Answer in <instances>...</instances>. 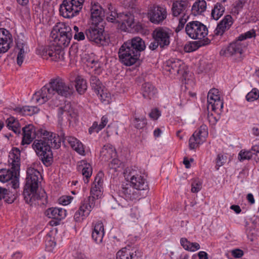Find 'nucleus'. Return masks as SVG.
<instances>
[{
  "label": "nucleus",
  "instance_id": "nucleus-35",
  "mask_svg": "<svg viewBox=\"0 0 259 259\" xmlns=\"http://www.w3.org/2000/svg\"><path fill=\"white\" fill-rule=\"evenodd\" d=\"M180 243L183 247L188 251H195L200 249V245L198 243L190 242L186 238H182Z\"/></svg>",
  "mask_w": 259,
  "mask_h": 259
},
{
  "label": "nucleus",
  "instance_id": "nucleus-59",
  "mask_svg": "<svg viewBox=\"0 0 259 259\" xmlns=\"http://www.w3.org/2000/svg\"><path fill=\"white\" fill-rule=\"evenodd\" d=\"M251 151L253 154L256 155L259 160V145H254L251 148Z\"/></svg>",
  "mask_w": 259,
  "mask_h": 259
},
{
  "label": "nucleus",
  "instance_id": "nucleus-64",
  "mask_svg": "<svg viewBox=\"0 0 259 259\" xmlns=\"http://www.w3.org/2000/svg\"><path fill=\"white\" fill-rule=\"evenodd\" d=\"M22 257V254L20 252L18 251L12 255L11 259H20Z\"/></svg>",
  "mask_w": 259,
  "mask_h": 259
},
{
  "label": "nucleus",
  "instance_id": "nucleus-50",
  "mask_svg": "<svg viewBox=\"0 0 259 259\" xmlns=\"http://www.w3.org/2000/svg\"><path fill=\"white\" fill-rule=\"evenodd\" d=\"M160 115L161 112L157 108L152 109L149 114L150 118L153 120H157Z\"/></svg>",
  "mask_w": 259,
  "mask_h": 259
},
{
  "label": "nucleus",
  "instance_id": "nucleus-53",
  "mask_svg": "<svg viewBox=\"0 0 259 259\" xmlns=\"http://www.w3.org/2000/svg\"><path fill=\"white\" fill-rule=\"evenodd\" d=\"M108 118L106 116H103L101 118V123L99 124V128H98V131L102 130L107 124L108 123Z\"/></svg>",
  "mask_w": 259,
  "mask_h": 259
},
{
  "label": "nucleus",
  "instance_id": "nucleus-9",
  "mask_svg": "<svg viewBox=\"0 0 259 259\" xmlns=\"http://www.w3.org/2000/svg\"><path fill=\"white\" fill-rule=\"evenodd\" d=\"M190 4L188 0H175L171 8V13L174 17L180 16L179 24L176 28V32H178L184 27L189 18V12Z\"/></svg>",
  "mask_w": 259,
  "mask_h": 259
},
{
  "label": "nucleus",
  "instance_id": "nucleus-42",
  "mask_svg": "<svg viewBox=\"0 0 259 259\" xmlns=\"http://www.w3.org/2000/svg\"><path fill=\"white\" fill-rule=\"evenodd\" d=\"M259 98V91L253 88L246 96V99L248 102H253Z\"/></svg>",
  "mask_w": 259,
  "mask_h": 259
},
{
  "label": "nucleus",
  "instance_id": "nucleus-52",
  "mask_svg": "<svg viewBox=\"0 0 259 259\" xmlns=\"http://www.w3.org/2000/svg\"><path fill=\"white\" fill-rule=\"evenodd\" d=\"M158 47L160 48V44L156 39H153V40L150 42L149 48L152 51H154L157 49Z\"/></svg>",
  "mask_w": 259,
  "mask_h": 259
},
{
  "label": "nucleus",
  "instance_id": "nucleus-2",
  "mask_svg": "<svg viewBox=\"0 0 259 259\" xmlns=\"http://www.w3.org/2000/svg\"><path fill=\"white\" fill-rule=\"evenodd\" d=\"M51 36L54 42L42 48L38 54L43 59L59 61L64 60L65 54V23L59 22L53 27L51 32Z\"/></svg>",
  "mask_w": 259,
  "mask_h": 259
},
{
  "label": "nucleus",
  "instance_id": "nucleus-49",
  "mask_svg": "<svg viewBox=\"0 0 259 259\" xmlns=\"http://www.w3.org/2000/svg\"><path fill=\"white\" fill-rule=\"evenodd\" d=\"M130 215L134 220H137L140 217V211L138 206L133 205L131 208Z\"/></svg>",
  "mask_w": 259,
  "mask_h": 259
},
{
  "label": "nucleus",
  "instance_id": "nucleus-12",
  "mask_svg": "<svg viewBox=\"0 0 259 259\" xmlns=\"http://www.w3.org/2000/svg\"><path fill=\"white\" fill-rule=\"evenodd\" d=\"M80 95H83L87 90L88 85L86 80L81 76L74 74L69 78V84L66 86V98L75 93L74 87Z\"/></svg>",
  "mask_w": 259,
  "mask_h": 259
},
{
  "label": "nucleus",
  "instance_id": "nucleus-58",
  "mask_svg": "<svg viewBox=\"0 0 259 259\" xmlns=\"http://www.w3.org/2000/svg\"><path fill=\"white\" fill-rule=\"evenodd\" d=\"M74 38L75 39H76L77 40H82L84 39L85 38V35L83 32H76L74 34Z\"/></svg>",
  "mask_w": 259,
  "mask_h": 259
},
{
  "label": "nucleus",
  "instance_id": "nucleus-7",
  "mask_svg": "<svg viewBox=\"0 0 259 259\" xmlns=\"http://www.w3.org/2000/svg\"><path fill=\"white\" fill-rule=\"evenodd\" d=\"M185 32L192 39H202L192 43L188 52H192L209 43L208 39H204L208 34L207 28L205 25L199 21H194L188 23L185 27Z\"/></svg>",
  "mask_w": 259,
  "mask_h": 259
},
{
  "label": "nucleus",
  "instance_id": "nucleus-8",
  "mask_svg": "<svg viewBox=\"0 0 259 259\" xmlns=\"http://www.w3.org/2000/svg\"><path fill=\"white\" fill-rule=\"evenodd\" d=\"M124 177L133 187L140 191H144L143 194H147L149 189L147 182L137 167L126 168L124 171Z\"/></svg>",
  "mask_w": 259,
  "mask_h": 259
},
{
  "label": "nucleus",
  "instance_id": "nucleus-45",
  "mask_svg": "<svg viewBox=\"0 0 259 259\" xmlns=\"http://www.w3.org/2000/svg\"><path fill=\"white\" fill-rule=\"evenodd\" d=\"M202 188V182L198 179H194L191 184V191L193 193L198 192Z\"/></svg>",
  "mask_w": 259,
  "mask_h": 259
},
{
  "label": "nucleus",
  "instance_id": "nucleus-19",
  "mask_svg": "<svg viewBox=\"0 0 259 259\" xmlns=\"http://www.w3.org/2000/svg\"><path fill=\"white\" fill-rule=\"evenodd\" d=\"M142 253L137 247L127 246L119 250L116 253L117 259H138Z\"/></svg>",
  "mask_w": 259,
  "mask_h": 259
},
{
  "label": "nucleus",
  "instance_id": "nucleus-28",
  "mask_svg": "<svg viewBox=\"0 0 259 259\" xmlns=\"http://www.w3.org/2000/svg\"><path fill=\"white\" fill-rule=\"evenodd\" d=\"M66 141H67L70 146L80 155H85V151L83 144L77 139L74 137H66Z\"/></svg>",
  "mask_w": 259,
  "mask_h": 259
},
{
  "label": "nucleus",
  "instance_id": "nucleus-57",
  "mask_svg": "<svg viewBox=\"0 0 259 259\" xmlns=\"http://www.w3.org/2000/svg\"><path fill=\"white\" fill-rule=\"evenodd\" d=\"M88 66H91V67H99V63L97 60H96L94 59H90L88 61Z\"/></svg>",
  "mask_w": 259,
  "mask_h": 259
},
{
  "label": "nucleus",
  "instance_id": "nucleus-10",
  "mask_svg": "<svg viewBox=\"0 0 259 259\" xmlns=\"http://www.w3.org/2000/svg\"><path fill=\"white\" fill-rule=\"evenodd\" d=\"M20 151L17 148H13L9 156V162L11 164V169H0V181L3 183L11 180L19 172L20 165Z\"/></svg>",
  "mask_w": 259,
  "mask_h": 259
},
{
  "label": "nucleus",
  "instance_id": "nucleus-38",
  "mask_svg": "<svg viewBox=\"0 0 259 259\" xmlns=\"http://www.w3.org/2000/svg\"><path fill=\"white\" fill-rule=\"evenodd\" d=\"M101 154L106 158L109 159L115 156V149L112 145L108 144L103 146L101 151Z\"/></svg>",
  "mask_w": 259,
  "mask_h": 259
},
{
  "label": "nucleus",
  "instance_id": "nucleus-11",
  "mask_svg": "<svg viewBox=\"0 0 259 259\" xmlns=\"http://www.w3.org/2000/svg\"><path fill=\"white\" fill-rule=\"evenodd\" d=\"M246 47V43L240 41L237 38L228 46L223 47L220 52V54L225 57H233L234 59L240 58Z\"/></svg>",
  "mask_w": 259,
  "mask_h": 259
},
{
  "label": "nucleus",
  "instance_id": "nucleus-6",
  "mask_svg": "<svg viewBox=\"0 0 259 259\" xmlns=\"http://www.w3.org/2000/svg\"><path fill=\"white\" fill-rule=\"evenodd\" d=\"M57 94L61 97L60 101L65 100V82L58 76L52 78L48 84L44 86L39 91L36 92L32 98V101L39 104H42L48 101Z\"/></svg>",
  "mask_w": 259,
  "mask_h": 259
},
{
  "label": "nucleus",
  "instance_id": "nucleus-33",
  "mask_svg": "<svg viewBox=\"0 0 259 259\" xmlns=\"http://www.w3.org/2000/svg\"><path fill=\"white\" fill-rule=\"evenodd\" d=\"M132 124L137 129H142L147 124V119L145 115L139 116L135 114L133 116Z\"/></svg>",
  "mask_w": 259,
  "mask_h": 259
},
{
  "label": "nucleus",
  "instance_id": "nucleus-22",
  "mask_svg": "<svg viewBox=\"0 0 259 259\" xmlns=\"http://www.w3.org/2000/svg\"><path fill=\"white\" fill-rule=\"evenodd\" d=\"M13 42L12 35L6 29L0 28V50L3 53L7 52Z\"/></svg>",
  "mask_w": 259,
  "mask_h": 259
},
{
  "label": "nucleus",
  "instance_id": "nucleus-30",
  "mask_svg": "<svg viewBox=\"0 0 259 259\" xmlns=\"http://www.w3.org/2000/svg\"><path fill=\"white\" fill-rule=\"evenodd\" d=\"M141 90L143 97L147 99L153 98L157 93V90L150 82H145L143 83Z\"/></svg>",
  "mask_w": 259,
  "mask_h": 259
},
{
  "label": "nucleus",
  "instance_id": "nucleus-39",
  "mask_svg": "<svg viewBox=\"0 0 259 259\" xmlns=\"http://www.w3.org/2000/svg\"><path fill=\"white\" fill-rule=\"evenodd\" d=\"M91 17L93 19H97L98 21L103 16H105V11L102 7L98 5H94L91 9Z\"/></svg>",
  "mask_w": 259,
  "mask_h": 259
},
{
  "label": "nucleus",
  "instance_id": "nucleus-27",
  "mask_svg": "<svg viewBox=\"0 0 259 259\" xmlns=\"http://www.w3.org/2000/svg\"><path fill=\"white\" fill-rule=\"evenodd\" d=\"M104 234V228L102 222L98 221L93 225L92 237L95 242L97 243H101Z\"/></svg>",
  "mask_w": 259,
  "mask_h": 259
},
{
  "label": "nucleus",
  "instance_id": "nucleus-25",
  "mask_svg": "<svg viewBox=\"0 0 259 259\" xmlns=\"http://www.w3.org/2000/svg\"><path fill=\"white\" fill-rule=\"evenodd\" d=\"M16 46L19 50L17 58V63L19 66H21L24 61L26 54L29 51V49L26 42L20 39L17 40Z\"/></svg>",
  "mask_w": 259,
  "mask_h": 259
},
{
  "label": "nucleus",
  "instance_id": "nucleus-55",
  "mask_svg": "<svg viewBox=\"0 0 259 259\" xmlns=\"http://www.w3.org/2000/svg\"><path fill=\"white\" fill-rule=\"evenodd\" d=\"M99 128V124H98L97 122H94L93 123L92 126L89 129V132L90 134H92L93 132L98 133L100 131H98Z\"/></svg>",
  "mask_w": 259,
  "mask_h": 259
},
{
  "label": "nucleus",
  "instance_id": "nucleus-43",
  "mask_svg": "<svg viewBox=\"0 0 259 259\" xmlns=\"http://www.w3.org/2000/svg\"><path fill=\"white\" fill-rule=\"evenodd\" d=\"M253 153L252 151H245L242 150L240 151L238 158L240 161H243L244 160H248L251 158Z\"/></svg>",
  "mask_w": 259,
  "mask_h": 259
},
{
  "label": "nucleus",
  "instance_id": "nucleus-16",
  "mask_svg": "<svg viewBox=\"0 0 259 259\" xmlns=\"http://www.w3.org/2000/svg\"><path fill=\"white\" fill-rule=\"evenodd\" d=\"M144 191H140L135 188L131 184H125L122 186L121 189L119 190V195L126 200H139L146 196L143 194Z\"/></svg>",
  "mask_w": 259,
  "mask_h": 259
},
{
  "label": "nucleus",
  "instance_id": "nucleus-18",
  "mask_svg": "<svg viewBox=\"0 0 259 259\" xmlns=\"http://www.w3.org/2000/svg\"><path fill=\"white\" fill-rule=\"evenodd\" d=\"M183 62L177 58H170L166 62L164 69L174 75L182 74L185 71Z\"/></svg>",
  "mask_w": 259,
  "mask_h": 259
},
{
  "label": "nucleus",
  "instance_id": "nucleus-62",
  "mask_svg": "<svg viewBox=\"0 0 259 259\" xmlns=\"http://www.w3.org/2000/svg\"><path fill=\"white\" fill-rule=\"evenodd\" d=\"M198 257L199 259H208V254L205 251H200L198 253Z\"/></svg>",
  "mask_w": 259,
  "mask_h": 259
},
{
  "label": "nucleus",
  "instance_id": "nucleus-24",
  "mask_svg": "<svg viewBox=\"0 0 259 259\" xmlns=\"http://www.w3.org/2000/svg\"><path fill=\"white\" fill-rule=\"evenodd\" d=\"M118 24H120V29L125 31L134 26V16L133 14L119 13Z\"/></svg>",
  "mask_w": 259,
  "mask_h": 259
},
{
  "label": "nucleus",
  "instance_id": "nucleus-46",
  "mask_svg": "<svg viewBox=\"0 0 259 259\" xmlns=\"http://www.w3.org/2000/svg\"><path fill=\"white\" fill-rule=\"evenodd\" d=\"M255 36V31L254 29H251L244 33L241 34L237 38L240 40V41H242L246 39L250 38Z\"/></svg>",
  "mask_w": 259,
  "mask_h": 259
},
{
  "label": "nucleus",
  "instance_id": "nucleus-5",
  "mask_svg": "<svg viewBox=\"0 0 259 259\" xmlns=\"http://www.w3.org/2000/svg\"><path fill=\"white\" fill-rule=\"evenodd\" d=\"M41 178L40 174L36 169L32 167L27 169L26 184L22 195L25 201L30 205L38 200H40V203L43 204L47 202L45 192H44L41 195H38L37 193L38 184L40 183L39 180Z\"/></svg>",
  "mask_w": 259,
  "mask_h": 259
},
{
  "label": "nucleus",
  "instance_id": "nucleus-4",
  "mask_svg": "<svg viewBox=\"0 0 259 259\" xmlns=\"http://www.w3.org/2000/svg\"><path fill=\"white\" fill-rule=\"evenodd\" d=\"M146 49L145 41L140 37H135L124 42L118 50L120 62L126 66L135 64L141 53Z\"/></svg>",
  "mask_w": 259,
  "mask_h": 259
},
{
  "label": "nucleus",
  "instance_id": "nucleus-1",
  "mask_svg": "<svg viewBox=\"0 0 259 259\" xmlns=\"http://www.w3.org/2000/svg\"><path fill=\"white\" fill-rule=\"evenodd\" d=\"M65 107H60L57 109V132L55 134L48 132L42 128H39L36 131L32 124L26 125L22 128L23 138L21 144H29L36 136L39 137L40 139H35L32 145V148L46 166L51 165L53 161V153L52 148L58 149L65 142L64 113Z\"/></svg>",
  "mask_w": 259,
  "mask_h": 259
},
{
  "label": "nucleus",
  "instance_id": "nucleus-23",
  "mask_svg": "<svg viewBox=\"0 0 259 259\" xmlns=\"http://www.w3.org/2000/svg\"><path fill=\"white\" fill-rule=\"evenodd\" d=\"M233 24V19L231 15H227L218 24L214 31L216 35H222L224 33L229 30Z\"/></svg>",
  "mask_w": 259,
  "mask_h": 259
},
{
  "label": "nucleus",
  "instance_id": "nucleus-61",
  "mask_svg": "<svg viewBox=\"0 0 259 259\" xmlns=\"http://www.w3.org/2000/svg\"><path fill=\"white\" fill-rule=\"evenodd\" d=\"M208 121L211 124H215L218 120L215 117H214L212 114H208Z\"/></svg>",
  "mask_w": 259,
  "mask_h": 259
},
{
  "label": "nucleus",
  "instance_id": "nucleus-21",
  "mask_svg": "<svg viewBox=\"0 0 259 259\" xmlns=\"http://www.w3.org/2000/svg\"><path fill=\"white\" fill-rule=\"evenodd\" d=\"M84 0H66V18H71L78 14Z\"/></svg>",
  "mask_w": 259,
  "mask_h": 259
},
{
  "label": "nucleus",
  "instance_id": "nucleus-15",
  "mask_svg": "<svg viewBox=\"0 0 259 259\" xmlns=\"http://www.w3.org/2000/svg\"><path fill=\"white\" fill-rule=\"evenodd\" d=\"M208 128L206 125L202 124L197 130L190 138L189 146L190 149L197 148L202 144L208 136Z\"/></svg>",
  "mask_w": 259,
  "mask_h": 259
},
{
  "label": "nucleus",
  "instance_id": "nucleus-31",
  "mask_svg": "<svg viewBox=\"0 0 259 259\" xmlns=\"http://www.w3.org/2000/svg\"><path fill=\"white\" fill-rule=\"evenodd\" d=\"M206 9V2L204 0H197L193 5L192 13L196 16L201 14Z\"/></svg>",
  "mask_w": 259,
  "mask_h": 259
},
{
  "label": "nucleus",
  "instance_id": "nucleus-41",
  "mask_svg": "<svg viewBox=\"0 0 259 259\" xmlns=\"http://www.w3.org/2000/svg\"><path fill=\"white\" fill-rule=\"evenodd\" d=\"M90 82L93 89L96 93H99L100 89L103 88L101 82L95 76H92L90 78Z\"/></svg>",
  "mask_w": 259,
  "mask_h": 259
},
{
  "label": "nucleus",
  "instance_id": "nucleus-60",
  "mask_svg": "<svg viewBox=\"0 0 259 259\" xmlns=\"http://www.w3.org/2000/svg\"><path fill=\"white\" fill-rule=\"evenodd\" d=\"M62 219H52L51 221H50L49 224L52 226H55L58 225H59L61 223Z\"/></svg>",
  "mask_w": 259,
  "mask_h": 259
},
{
  "label": "nucleus",
  "instance_id": "nucleus-20",
  "mask_svg": "<svg viewBox=\"0 0 259 259\" xmlns=\"http://www.w3.org/2000/svg\"><path fill=\"white\" fill-rule=\"evenodd\" d=\"M167 16L166 9L162 7L157 6L149 10L148 17L150 21L156 24L161 23Z\"/></svg>",
  "mask_w": 259,
  "mask_h": 259
},
{
  "label": "nucleus",
  "instance_id": "nucleus-56",
  "mask_svg": "<svg viewBox=\"0 0 259 259\" xmlns=\"http://www.w3.org/2000/svg\"><path fill=\"white\" fill-rule=\"evenodd\" d=\"M232 255L236 258H240L243 255V252L242 250L236 249L232 251Z\"/></svg>",
  "mask_w": 259,
  "mask_h": 259
},
{
  "label": "nucleus",
  "instance_id": "nucleus-37",
  "mask_svg": "<svg viewBox=\"0 0 259 259\" xmlns=\"http://www.w3.org/2000/svg\"><path fill=\"white\" fill-rule=\"evenodd\" d=\"M105 14H106V20L108 22L113 23H118L119 21V14L113 10V8L110 5L108 7V10H106L105 12Z\"/></svg>",
  "mask_w": 259,
  "mask_h": 259
},
{
  "label": "nucleus",
  "instance_id": "nucleus-26",
  "mask_svg": "<svg viewBox=\"0 0 259 259\" xmlns=\"http://www.w3.org/2000/svg\"><path fill=\"white\" fill-rule=\"evenodd\" d=\"M77 169L78 171H81L84 182L87 184L92 174V167L91 164L85 160H81L78 162Z\"/></svg>",
  "mask_w": 259,
  "mask_h": 259
},
{
  "label": "nucleus",
  "instance_id": "nucleus-13",
  "mask_svg": "<svg viewBox=\"0 0 259 259\" xmlns=\"http://www.w3.org/2000/svg\"><path fill=\"white\" fill-rule=\"evenodd\" d=\"M104 29L97 25H92L85 30V35L89 41L97 45H106L108 44V38L103 35Z\"/></svg>",
  "mask_w": 259,
  "mask_h": 259
},
{
  "label": "nucleus",
  "instance_id": "nucleus-54",
  "mask_svg": "<svg viewBox=\"0 0 259 259\" xmlns=\"http://www.w3.org/2000/svg\"><path fill=\"white\" fill-rule=\"evenodd\" d=\"M137 6V0H131L128 3V7L132 10V12H136Z\"/></svg>",
  "mask_w": 259,
  "mask_h": 259
},
{
  "label": "nucleus",
  "instance_id": "nucleus-29",
  "mask_svg": "<svg viewBox=\"0 0 259 259\" xmlns=\"http://www.w3.org/2000/svg\"><path fill=\"white\" fill-rule=\"evenodd\" d=\"M66 117L68 119L69 126H73L78 121V114L70 103L66 104Z\"/></svg>",
  "mask_w": 259,
  "mask_h": 259
},
{
  "label": "nucleus",
  "instance_id": "nucleus-36",
  "mask_svg": "<svg viewBox=\"0 0 259 259\" xmlns=\"http://www.w3.org/2000/svg\"><path fill=\"white\" fill-rule=\"evenodd\" d=\"M225 8L220 3H216L211 10V17L218 20L223 15L225 12Z\"/></svg>",
  "mask_w": 259,
  "mask_h": 259
},
{
  "label": "nucleus",
  "instance_id": "nucleus-14",
  "mask_svg": "<svg viewBox=\"0 0 259 259\" xmlns=\"http://www.w3.org/2000/svg\"><path fill=\"white\" fill-rule=\"evenodd\" d=\"M171 31L167 28L158 27L155 28L152 34L153 39L160 44V49H165L170 44Z\"/></svg>",
  "mask_w": 259,
  "mask_h": 259
},
{
  "label": "nucleus",
  "instance_id": "nucleus-63",
  "mask_svg": "<svg viewBox=\"0 0 259 259\" xmlns=\"http://www.w3.org/2000/svg\"><path fill=\"white\" fill-rule=\"evenodd\" d=\"M230 208L233 210L236 213H239L241 211L240 206L237 205H231Z\"/></svg>",
  "mask_w": 259,
  "mask_h": 259
},
{
  "label": "nucleus",
  "instance_id": "nucleus-51",
  "mask_svg": "<svg viewBox=\"0 0 259 259\" xmlns=\"http://www.w3.org/2000/svg\"><path fill=\"white\" fill-rule=\"evenodd\" d=\"M56 246V243L51 239L46 241V249L49 252L53 251V250Z\"/></svg>",
  "mask_w": 259,
  "mask_h": 259
},
{
  "label": "nucleus",
  "instance_id": "nucleus-3",
  "mask_svg": "<svg viewBox=\"0 0 259 259\" xmlns=\"http://www.w3.org/2000/svg\"><path fill=\"white\" fill-rule=\"evenodd\" d=\"M103 172H99L92 184L90 196L82 202L78 210L74 214L76 221H80L88 217L92 210L98 205V200L101 198L103 192Z\"/></svg>",
  "mask_w": 259,
  "mask_h": 259
},
{
  "label": "nucleus",
  "instance_id": "nucleus-48",
  "mask_svg": "<svg viewBox=\"0 0 259 259\" xmlns=\"http://www.w3.org/2000/svg\"><path fill=\"white\" fill-rule=\"evenodd\" d=\"M121 164V162L119 159L114 158L108 164V167L110 169H112L114 171H116L117 168L120 167Z\"/></svg>",
  "mask_w": 259,
  "mask_h": 259
},
{
  "label": "nucleus",
  "instance_id": "nucleus-44",
  "mask_svg": "<svg viewBox=\"0 0 259 259\" xmlns=\"http://www.w3.org/2000/svg\"><path fill=\"white\" fill-rule=\"evenodd\" d=\"M227 157L226 155L222 154H218L215 159V168L217 170L219 169V167L223 166L227 161Z\"/></svg>",
  "mask_w": 259,
  "mask_h": 259
},
{
  "label": "nucleus",
  "instance_id": "nucleus-34",
  "mask_svg": "<svg viewBox=\"0 0 259 259\" xmlns=\"http://www.w3.org/2000/svg\"><path fill=\"white\" fill-rule=\"evenodd\" d=\"M7 126L9 130L13 131L16 134L21 133V127L18 121L14 117H10L6 120Z\"/></svg>",
  "mask_w": 259,
  "mask_h": 259
},
{
  "label": "nucleus",
  "instance_id": "nucleus-32",
  "mask_svg": "<svg viewBox=\"0 0 259 259\" xmlns=\"http://www.w3.org/2000/svg\"><path fill=\"white\" fill-rule=\"evenodd\" d=\"M65 210L57 207L48 208L45 212L46 215L49 218L62 219L65 215Z\"/></svg>",
  "mask_w": 259,
  "mask_h": 259
},
{
  "label": "nucleus",
  "instance_id": "nucleus-17",
  "mask_svg": "<svg viewBox=\"0 0 259 259\" xmlns=\"http://www.w3.org/2000/svg\"><path fill=\"white\" fill-rule=\"evenodd\" d=\"M207 108L214 112H218L223 108V103L220 99L219 92L218 89H211L207 95Z\"/></svg>",
  "mask_w": 259,
  "mask_h": 259
},
{
  "label": "nucleus",
  "instance_id": "nucleus-47",
  "mask_svg": "<svg viewBox=\"0 0 259 259\" xmlns=\"http://www.w3.org/2000/svg\"><path fill=\"white\" fill-rule=\"evenodd\" d=\"M26 107H31V106H24L22 108L21 107H17L15 108V110L20 114L24 115L31 116L33 115L32 111L31 109L26 108Z\"/></svg>",
  "mask_w": 259,
  "mask_h": 259
},
{
  "label": "nucleus",
  "instance_id": "nucleus-40",
  "mask_svg": "<svg viewBox=\"0 0 259 259\" xmlns=\"http://www.w3.org/2000/svg\"><path fill=\"white\" fill-rule=\"evenodd\" d=\"M102 102L105 104H108L111 100V94L107 89L102 88L99 93H96Z\"/></svg>",
  "mask_w": 259,
  "mask_h": 259
}]
</instances>
